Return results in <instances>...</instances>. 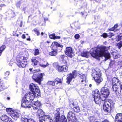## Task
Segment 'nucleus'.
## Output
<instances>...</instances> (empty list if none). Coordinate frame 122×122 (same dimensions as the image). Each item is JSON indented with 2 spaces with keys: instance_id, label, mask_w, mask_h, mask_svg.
<instances>
[{
  "instance_id": "34",
  "label": "nucleus",
  "mask_w": 122,
  "mask_h": 122,
  "mask_svg": "<svg viewBox=\"0 0 122 122\" xmlns=\"http://www.w3.org/2000/svg\"><path fill=\"white\" fill-rule=\"evenodd\" d=\"M68 121L69 122H78L77 120L75 117V119H72L71 118V119H69L68 120Z\"/></svg>"
},
{
  "instance_id": "21",
  "label": "nucleus",
  "mask_w": 122,
  "mask_h": 122,
  "mask_svg": "<svg viewBox=\"0 0 122 122\" xmlns=\"http://www.w3.org/2000/svg\"><path fill=\"white\" fill-rule=\"evenodd\" d=\"M0 119L4 122H8L9 120H10L11 118L5 115H4L0 117Z\"/></svg>"
},
{
  "instance_id": "38",
  "label": "nucleus",
  "mask_w": 122,
  "mask_h": 122,
  "mask_svg": "<svg viewBox=\"0 0 122 122\" xmlns=\"http://www.w3.org/2000/svg\"><path fill=\"white\" fill-rule=\"evenodd\" d=\"M117 46L119 49H120L122 46V41H120L117 44Z\"/></svg>"
},
{
  "instance_id": "60",
  "label": "nucleus",
  "mask_w": 122,
  "mask_h": 122,
  "mask_svg": "<svg viewBox=\"0 0 122 122\" xmlns=\"http://www.w3.org/2000/svg\"><path fill=\"white\" fill-rule=\"evenodd\" d=\"M81 14L82 15H84V13L82 12L81 13Z\"/></svg>"
},
{
  "instance_id": "14",
  "label": "nucleus",
  "mask_w": 122,
  "mask_h": 122,
  "mask_svg": "<svg viewBox=\"0 0 122 122\" xmlns=\"http://www.w3.org/2000/svg\"><path fill=\"white\" fill-rule=\"evenodd\" d=\"M60 108H58L56 109L57 113L55 114V117L54 119V122H59L60 119H61V116H60Z\"/></svg>"
},
{
  "instance_id": "15",
  "label": "nucleus",
  "mask_w": 122,
  "mask_h": 122,
  "mask_svg": "<svg viewBox=\"0 0 122 122\" xmlns=\"http://www.w3.org/2000/svg\"><path fill=\"white\" fill-rule=\"evenodd\" d=\"M68 67L66 65L62 66H58L56 67L57 70L59 72H66L67 70Z\"/></svg>"
},
{
  "instance_id": "29",
  "label": "nucleus",
  "mask_w": 122,
  "mask_h": 122,
  "mask_svg": "<svg viewBox=\"0 0 122 122\" xmlns=\"http://www.w3.org/2000/svg\"><path fill=\"white\" fill-rule=\"evenodd\" d=\"M61 119H60L59 122H67L66 118L64 115H62L61 116Z\"/></svg>"
},
{
  "instance_id": "8",
  "label": "nucleus",
  "mask_w": 122,
  "mask_h": 122,
  "mask_svg": "<svg viewBox=\"0 0 122 122\" xmlns=\"http://www.w3.org/2000/svg\"><path fill=\"white\" fill-rule=\"evenodd\" d=\"M36 97L34 95H33V93L30 94V92L26 93L25 96V98L23 99L27 100V101H33L35 97Z\"/></svg>"
},
{
  "instance_id": "12",
  "label": "nucleus",
  "mask_w": 122,
  "mask_h": 122,
  "mask_svg": "<svg viewBox=\"0 0 122 122\" xmlns=\"http://www.w3.org/2000/svg\"><path fill=\"white\" fill-rule=\"evenodd\" d=\"M65 52L66 55L71 58L74 55L73 51L71 48L70 47L66 48V50L65 51Z\"/></svg>"
},
{
  "instance_id": "10",
  "label": "nucleus",
  "mask_w": 122,
  "mask_h": 122,
  "mask_svg": "<svg viewBox=\"0 0 122 122\" xmlns=\"http://www.w3.org/2000/svg\"><path fill=\"white\" fill-rule=\"evenodd\" d=\"M31 102L30 101H27V100L25 99H23L22 101V102L21 106L26 108H30L31 106L30 104Z\"/></svg>"
},
{
  "instance_id": "24",
  "label": "nucleus",
  "mask_w": 122,
  "mask_h": 122,
  "mask_svg": "<svg viewBox=\"0 0 122 122\" xmlns=\"http://www.w3.org/2000/svg\"><path fill=\"white\" fill-rule=\"evenodd\" d=\"M20 114L17 112H14L12 113L11 117L15 120H16L19 117Z\"/></svg>"
},
{
  "instance_id": "44",
  "label": "nucleus",
  "mask_w": 122,
  "mask_h": 122,
  "mask_svg": "<svg viewBox=\"0 0 122 122\" xmlns=\"http://www.w3.org/2000/svg\"><path fill=\"white\" fill-rule=\"evenodd\" d=\"M74 108H73L74 109V111H75V112H77V111H76V110L75 109H76V110H79V107L77 106H75V107H74Z\"/></svg>"
},
{
  "instance_id": "42",
  "label": "nucleus",
  "mask_w": 122,
  "mask_h": 122,
  "mask_svg": "<svg viewBox=\"0 0 122 122\" xmlns=\"http://www.w3.org/2000/svg\"><path fill=\"white\" fill-rule=\"evenodd\" d=\"M70 106L72 107V108H74V107H75V106H77V105L74 103V102H73V103H71L70 104Z\"/></svg>"
},
{
  "instance_id": "56",
  "label": "nucleus",
  "mask_w": 122,
  "mask_h": 122,
  "mask_svg": "<svg viewBox=\"0 0 122 122\" xmlns=\"http://www.w3.org/2000/svg\"><path fill=\"white\" fill-rule=\"evenodd\" d=\"M18 61H17V65L19 67H20V65H21V64H22V63H21V64H20V65H18V63H18Z\"/></svg>"
},
{
  "instance_id": "48",
  "label": "nucleus",
  "mask_w": 122,
  "mask_h": 122,
  "mask_svg": "<svg viewBox=\"0 0 122 122\" xmlns=\"http://www.w3.org/2000/svg\"><path fill=\"white\" fill-rule=\"evenodd\" d=\"M102 36L105 38H106L107 36V34L106 33H104L103 34Z\"/></svg>"
},
{
  "instance_id": "35",
  "label": "nucleus",
  "mask_w": 122,
  "mask_h": 122,
  "mask_svg": "<svg viewBox=\"0 0 122 122\" xmlns=\"http://www.w3.org/2000/svg\"><path fill=\"white\" fill-rule=\"evenodd\" d=\"M67 58V57L65 56L64 55H61V56L60 57V59L61 60H66V59Z\"/></svg>"
},
{
  "instance_id": "22",
  "label": "nucleus",
  "mask_w": 122,
  "mask_h": 122,
  "mask_svg": "<svg viewBox=\"0 0 122 122\" xmlns=\"http://www.w3.org/2000/svg\"><path fill=\"white\" fill-rule=\"evenodd\" d=\"M67 118L68 120L70 119H71V118L72 119H75V116L74 114L71 111L69 112L68 113Z\"/></svg>"
},
{
  "instance_id": "59",
  "label": "nucleus",
  "mask_w": 122,
  "mask_h": 122,
  "mask_svg": "<svg viewBox=\"0 0 122 122\" xmlns=\"http://www.w3.org/2000/svg\"><path fill=\"white\" fill-rule=\"evenodd\" d=\"M7 99L8 100H9L10 99V98L9 97H7Z\"/></svg>"
},
{
  "instance_id": "1",
  "label": "nucleus",
  "mask_w": 122,
  "mask_h": 122,
  "mask_svg": "<svg viewBox=\"0 0 122 122\" xmlns=\"http://www.w3.org/2000/svg\"><path fill=\"white\" fill-rule=\"evenodd\" d=\"M109 49L108 47L105 46H100L93 49H91L90 52L93 57L99 60L100 59V57L103 56L106 61L110 57V54L107 51Z\"/></svg>"
},
{
  "instance_id": "37",
  "label": "nucleus",
  "mask_w": 122,
  "mask_h": 122,
  "mask_svg": "<svg viewBox=\"0 0 122 122\" xmlns=\"http://www.w3.org/2000/svg\"><path fill=\"white\" fill-rule=\"evenodd\" d=\"M29 119H28L25 117H22L21 118L22 122H28Z\"/></svg>"
},
{
  "instance_id": "3",
  "label": "nucleus",
  "mask_w": 122,
  "mask_h": 122,
  "mask_svg": "<svg viewBox=\"0 0 122 122\" xmlns=\"http://www.w3.org/2000/svg\"><path fill=\"white\" fill-rule=\"evenodd\" d=\"M30 89L33 93V95L37 97L39 95L40 91L39 87L36 85L31 84L30 85Z\"/></svg>"
},
{
  "instance_id": "18",
  "label": "nucleus",
  "mask_w": 122,
  "mask_h": 122,
  "mask_svg": "<svg viewBox=\"0 0 122 122\" xmlns=\"http://www.w3.org/2000/svg\"><path fill=\"white\" fill-rule=\"evenodd\" d=\"M33 104L32 106L34 109H39L40 107L41 106V103L38 101L33 102Z\"/></svg>"
},
{
  "instance_id": "30",
  "label": "nucleus",
  "mask_w": 122,
  "mask_h": 122,
  "mask_svg": "<svg viewBox=\"0 0 122 122\" xmlns=\"http://www.w3.org/2000/svg\"><path fill=\"white\" fill-rule=\"evenodd\" d=\"M57 54V51L56 50L50 52L49 53V54L50 55L52 56H55Z\"/></svg>"
},
{
  "instance_id": "55",
  "label": "nucleus",
  "mask_w": 122,
  "mask_h": 122,
  "mask_svg": "<svg viewBox=\"0 0 122 122\" xmlns=\"http://www.w3.org/2000/svg\"><path fill=\"white\" fill-rule=\"evenodd\" d=\"M22 37L23 39H25V35L24 34H23L22 36Z\"/></svg>"
},
{
  "instance_id": "5",
  "label": "nucleus",
  "mask_w": 122,
  "mask_h": 122,
  "mask_svg": "<svg viewBox=\"0 0 122 122\" xmlns=\"http://www.w3.org/2000/svg\"><path fill=\"white\" fill-rule=\"evenodd\" d=\"M101 92L102 95H101V97H103V98L102 99V101H104L109 94V89L106 87H103L102 88Z\"/></svg>"
},
{
  "instance_id": "40",
  "label": "nucleus",
  "mask_w": 122,
  "mask_h": 122,
  "mask_svg": "<svg viewBox=\"0 0 122 122\" xmlns=\"http://www.w3.org/2000/svg\"><path fill=\"white\" fill-rule=\"evenodd\" d=\"M47 64L44 65L41 63H40L39 64V66H40L43 68H45L47 66Z\"/></svg>"
},
{
  "instance_id": "19",
  "label": "nucleus",
  "mask_w": 122,
  "mask_h": 122,
  "mask_svg": "<svg viewBox=\"0 0 122 122\" xmlns=\"http://www.w3.org/2000/svg\"><path fill=\"white\" fill-rule=\"evenodd\" d=\"M112 83L113 85V86L115 85L116 86L120 87V82L117 78L115 77L113 78L112 80Z\"/></svg>"
},
{
  "instance_id": "43",
  "label": "nucleus",
  "mask_w": 122,
  "mask_h": 122,
  "mask_svg": "<svg viewBox=\"0 0 122 122\" xmlns=\"http://www.w3.org/2000/svg\"><path fill=\"white\" fill-rule=\"evenodd\" d=\"M39 54V50L38 49H36L35 51V55H38Z\"/></svg>"
},
{
  "instance_id": "17",
  "label": "nucleus",
  "mask_w": 122,
  "mask_h": 122,
  "mask_svg": "<svg viewBox=\"0 0 122 122\" xmlns=\"http://www.w3.org/2000/svg\"><path fill=\"white\" fill-rule=\"evenodd\" d=\"M92 75L93 77L95 78V76H96L97 77L101 76V73L99 71H97V69H94L93 70Z\"/></svg>"
},
{
  "instance_id": "23",
  "label": "nucleus",
  "mask_w": 122,
  "mask_h": 122,
  "mask_svg": "<svg viewBox=\"0 0 122 122\" xmlns=\"http://www.w3.org/2000/svg\"><path fill=\"white\" fill-rule=\"evenodd\" d=\"M93 98L95 97H100V96L99 94V92L98 90L97 89L95 91L93 92Z\"/></svg>"
},
{
  "instance_id": "51",
  "label": "nucleus",
  "mask_w": 122,
  "mask_h": 122,
  "mask_svg": "<svg viewBox=\"0 0 122 122\" xmlns=\"http://www.w3.org/2000/svg\"><path fill=\"white\" fill-rule=\"evenodd\" d=\"M118 64L119 65H120L121 66V67L122 66V61H119L118 62Z\"/></svg>"
},
{
  "instance_id": "7",
  "label": "nucleus",
  "mask_w": 122,
  "mask_h": 122,
  "mask_svg": "<svg viewBox=\"0 0 122 122\" xmlns=\"http://www.w3.org/2000/svg\"><path fill=\"white\" fill-rule=\"evenodd\" d=\"M76 76V71H73L72 73H71L67 76L66 78L67 81L66 82L69 84L70 82L72 81L73 78H75Z\"/></svg>"
},
{
  "instance_id": "26",
  "label": "nucleus",
  "mask_w": 122,
  "mask_h": 122,
  "mask_svg": "<svg viewBox=\"0 0 122 122\" xmlns=\"http://www.w3.org/2000/svg\"><path fill=\"white\" fill-rule=\"evenodd\" d=\"M96 76H95V78H94L96 82L100 83L102 81V79L101 76L97 77Z\"/></svg>"
},
{
  "instance_id": "41",
  "label": "nucleus",
  "mask_w": 122,
  "mask_h": 122,
  "mask_svg": "<svg viewBox=\"0 0 122 122\" xmlns=\"http://www.w3.org/2000/svg\"><path fill=\"white\" fill-rule=\"evenodd\" d=\"M34 31L37 34V36H39L40 34V33L39 31L36 28L34 29Z\"/></svg>"
},
{
  "instance_id": "50",
  "label": "nucleus",
  "mask_w": 122,
  "mask_h": 122,
  "mask_svg": "<svg viewBox=\"0 0 122 122\" xmlns=\"http://www.w3.org/2000/svg\"><path fill=\"white\" fill-rule=\"evenodd\" d=\"M80 36L79 34H76L75 35V37L76 39H78L79 38Z\"/></svg>"
},
{
  "instance_id": "58",
  "label": "nucleus",
  "mask_w": 122,
  "mask_h": 122,
  "mask_svg": "<svg viewBox=\"0 0 122 122\" xmlns=\"http://www.w3.org/2000/svg\"><path fill=\"white\" fill-rule=\"evenodd\" d=\"M120 88L122 89V84L121 86L120 85Z\"/></svg>"
},
{
  "instance_id": "54",
  "label": "nucleus",
  "mask_w": 122,
  "mask_h": 122,
  "mask_svg": "<svg viewBox=\"0 0 122 122\" xmlns=\"http://www.w3.org/2000/svg\"><path fill=\"white\" fill-rule=\"evenodd\" d=\"M102 122H110L109 121L107 120H104L103 121H102Z\"/></svg>"
},
{
  "instance_id": "39",
  "label": "nucleus",
  "mask_w": 122,
  "mask_h": 122,
  "mask_svg": "<svg viewBox=\"0 0 122 122\" xmlns=\"http://www.w3.org/2000/svg\"><path fill=\"white\" fill-rule=\"evenodd\" d=\"M32 61L34 64V65H36L38 63V61H37L35 59H33Z\"/></svg>"
},
{
  "instance_id": "45",
  "label": "nucleus",
  "mask_w": 122,
  "mask_h": 122,
  "mask_svg": "<svg viewBox=\"0 0 122 122\" xmlns=\"http://www.w3.org/2000/svg\"><path fill=\"white\" fill-rule=\"evenodd\" d=\"M54 44L56 46H60L61 47H62L63 46H60V45L59 44L57 43L56 42L54 43Z\"/></svg>"
},
{
  "instance_id": "11",
  "label": "nucleus",
  "mask_w": 122,
  "mask_h": 122,
  "mask_svg": "<svg viewBox=\"0 0 122 122\" xmlns=\"http://www.w3.org/2000/svg\"><path fill=\"white\" fill-rule=\"evenodd\" d=\"M61 80L58 78H56L54 81H48V83L52 86L56 85L57 86V84H58V85L60 84L61 85Z\"/></svg>"
},
{
  "instance_id": "52",
  "label": "nucleus",
  "mask_w": 122,
  "mask_h": 122,
  "mask_svg": "<svg viewBox=\"0 0 122 122\" xmlns=\"http://www.w3.org/2000/svg\"><path fill=\"white\" fill-rule=\"evenodd\" d=\"M10 74V72L9 71H7L5 73V75H9Z\"/></svg>"
},
{
  "instance_id": "20",
  "label": "nucleus",
  "mask_w": 122,
  "mask_h": 122,
  "mask_svg": "<svg viewBox=\"0 0 122 122\" xmlns=\"http://www.w3.org/2000/svg\"><path fill=\"white\" fill-rule=\"evenodd\" d=\"M115 122H122V113L117 114H116Z\"/></svg>"
},
{
  "instance_id": "62",
  "label": "nucleus",
  "mask_w": 122,
  "mask_h": 122,
  "mask_svg": "<svg viewBox=\"0 0 122 122\" xmlns=\"http://www.w3.org/2000/svg\"><path fill=\"white\" fill-rule=\"evenodd\" d=\"M92 86V85L91 84H90V85H89V86H90V87H91Z\"/></svg>"
},
{
  "instance_id": "36",
  "label": "nucleus",
  "mask_w": 122,
  "mask_h": 122,
  "mask_svg": "<svg viewBox=\"0 0 122 122\" xmlns=\"http://www.w3.org/2000/svg\"><path fill=\"white\" fill-rule=\"evenodd\" d=\"M5 45L2 46L0 48V56L1 54V52L2 51H3L5 48Z\"/></svg>"
},
{
  "instance_id": "4",
  "label": "nucleus",
  "mask_w": 122,
  "mask_h": 122,
  "mask_svg": "<svg viewBox=\"0 0 122 122\" xmlns=\"http://www.w3.org/2000/svg\"><path fill=\"white\" fill-rule=\"evenodd\" d=\"M44 75V73H39L38 72L34 73L32 76V78L35 81L40 85L41 82L43 80L42 77Z\"/></svg>"
},
{
  "instance_id": "46",
  "label": "nucleus",
  "mask_w": 122,
  "mask_h": 122,
  "mask_svg": "<svg viewBox=\"0 0 122 122\" xmlns=\"http://www.w3.org/2000/svg\"><path fill=\"white\" fill-rule=\"evenodd\" d=\"M118 26L117 25H115L114 26V27H113L110 30L111 31H114V29H115Z\"/></svg>"
},
{
  "instance_id": "25",
  "label": "nucleus",
  "mask_w": 122,
  "mask_h": 122,
  "mask_svg": "<svg viewBox=\"0 0 122 122\" xmlns=\"http://www.w3.org/2000/svg\"><path fill=\"white\" fill-rule=\"evenodd\" d=\"M101 95L100 96V97L94 98L95 102L96 103L98 104L101 103V100H102V99L103 98V97H102L101 98Z\"/></svg>"
},
{
  "instance_id": "64",
  "label": "nucleus",
  "mask_w": 122,
  "mask_h": 122,
  "mask_svg": "<svg viewBox=\"0 0 122 122\" xmlns=\"http://www.w3.org/2000/svg\"><path fill=\"white\" fill-rule=\"evenodd\" d=\"M118 55H116V58H117V57H118Z\"/></svg>"
},
{
  "instance_id": "28",
  "label": "nucleus",
  "mask_w": 122,
  "mask_h": 122,
  "mask_svg": "<svg viewBox=\"0 0 122 122\" xmlns=\"http://www.w3.org/2000/svg\"><path fill=\"white\" fill-rule=\"evenodd\" d=\"M5 86L4 82L3 81H1L0 79V91H2L3 90V88H5Z\"/></svg>"
},
{
  "instance_id": "57",
  "label": "nucleus",
  "mask_w": 122,
  "mask_h": 122,
  "mask_svg": "<svg viewBox=\"0 0 122 122\" xmlns=\"http://www.w3.org/2000/svg\"><path fill=\"white\" fill-rule=\"evenodd\" d=\"M8 122H13V121L11 120H11H9V121H8Z\"/></svg>"
},
{
  "instance_id": "53",
  "label": "nucleus",
  "mask_w": 122,
  "mask_h": 122,
  "mask_svg": "<svg viewBox=\"0 0 122 122\" xmlns=\"http://www.w3.org/2000/svg\"><path fill=\"white\" fill-rule=\"evenodd\" d=\"M6 111L7 112H10L11 111V108H6Z\"/></svg>"
},
{
  "instance_id": "9",
  "label": "nucleus",
  "mask_w": 122,
  "mask_h": 122,
  "mask_svg": "<svg viewBox=\"0 0 122 122\" xmlns=\"http://www.w3.org/2000/svg\"><path fill=\"white\" fill-rule=\"evenodd\" d=\"M36 97L34 95H33V93L30 94V92L26 93L25 96V98L23 99L27 100V101H33L35 97Z\"/></svg>"
},
{
  "instance_id": "49",
  "label": "nucleus",
  "mask_w": 122,
  "mask_h": 122,
  "mask_svg": "<svg viewBox=\"0 0 122 122\" xmlns=\"http://www.w3.org/2000/svg\"><path fill=\"white\" fill-rule=\"evenodd\" d=\"M28 122H35L34 120L32 119H29Z\"/></svg>"
},
{
  "instance_id": "63",
  "label": "nucleus",
  "mask_w": 122,
  "mask_h": 122,
  "mask_svg": "<svg viewBox=\"0 0 122 122\" xmlns=\"http://www.w3.org/2000/svg\"><path fill=\"white\" fill-rule=\"evenodd\" d=\"M96 1L97 2H99L100 1V0H96Z\"/></svg>"
},
{
  "instance_id": "33",
  "label": "nucleus",
  "mask_w": 122,
  "mask_h": 122,
  "mask_svg": "<svg viewBox=\"0 0 122 122\" xmlns=\"http://www.w3.org/2000/svg\"><path fill=\"white\" fill-rule=\"evenodd\" d=\"M122 39V34H120L116 38V41H119L121 39Z\"/></svg>"
},
{
  "instance_id": "16",
  "label": "nucleus",
  "mask_w": 122,
  "mask_h": 122,
  "mask_svg": "<svg viewBox=\"0 0 122 122\" xmlns=\"http://www.w3.org/2000/svg\"><path fill=\"white\" fill-rule=\"evenodd\" d=\"M116 86L115 85L112 86L113 90L115 92L117 96H120L121 94V92L119 88L120 87Z\"/></svg>"
},
{
  "instance_id": "61",
  "label": "nucleus",
  "mask_w": 122,
  "mask_h": 122,
  "mask_svg": "<svg viewBox=\"0 0 122 122\" xmlns=\"http://www.w3.org/2000/svg\"><path fill=\"white\" fill-rule=\"evenodd\" d=\"M41 34L42 36H43L44 34V33L43 32H41Z\"/></svg>"
},
{
  "instance_id": "31",
  "label": "nucleus",
  "mask_w": 122,
  "mask_h": 122,
  "mask_svg": "<svg viewBox=\"0 0 122 122\" xmlns=\"http://www.w3.org/2000/svg\"><path fill=\"white\" fill-rule=\"evenodd\" d=\"M81 78V81L82 82L85 81L86 80V76L84 74H82L80 76Z\"/></svg>"
},
{
  "instance_id": "27",
  "label": "nucleus",
  "mask_w": 122,
  "mask_h": 122,
  "mask_svg": "<svg viewBox=\"0 0 122 122\" xmlns=\"http://www.w3.org/2000/svg\"><path fill=\"white\" fill-rule=\"evenodd\" d=\"M89 54V53L88 52H83L81 53V55L82 57L87 58L88 57Z\"/></svg>"
},
{
  "instance_id": "32",
  "label": "nucleus",
  "mask_w": 122,
  "mask_h": 122,
  "mask_svg": "<svg viewBox=\"0 0 122 122\" xmlns=\"http://www.w3.org/2000/svg\"><path fill=\"white\" fill-rule=\"evenodd\" d=\"M49 37L51 39H59L60 38V36H56L54 34H53L49 35Z\"/></svg>"
},
{
  "instance_id": "2",
  "label": "nucleus",
  "mask_w": 122,
  "mask_h": 122,
  "mask_svg": "<svg viewBox=\"0 0 122 122\" xmlns=\"http://www.w3.org/2000/svg\"><path fill=\"white\" fill-rule=\"evenodd\" d=\"M37 112L39 116L40 117H39V122H53V120L52 117L49 115H43L44 112L41 109H38Z\"/></svg>"
},
{
  "instance_id": "13",
  "label": "nucleus",
  "mask_w": 122,
  "mask_h": 122,
  "mask_svg": "<svg viewBox=\"0 0 122 122\" xmlns=\"http://www.w3.org/2000/svg\"><path fill=\"white\" fill-rule=\"evenodd\" d=\"M21 59L22 60L21 61H20V60L18 61V65H20V64H21V63H22V64L20 65V67L23 68L25 67L26 65L27 64L26 58H24L23 56H22Z\"/></svg>"
},
{
  "instance_id": "6",
  "label": "nucleus",
  "mask_w": 122,
  "mask_h": 122,
  "mask_svg": "<svg viewBox=\"0 0 122 122\" xmlns=\"http://www.w3.org/2000/svg\"><path fill=\"white\" fill-rule=\"evenodd\" d=\"M103 109L106 112H110L111 110V103L109 102H105L103 106Z\"/></svg>"
},
{
  "instance_id": "47",
  "label": "nucleus",
  "mask_w": 122,
  "mask_h": 122,
  "mask_svg": "<svg viewBox=\"0 0 122 122\" xmlns=\"http://www.w3.org/2000/svg\"><path fill=\"white\" fill-rule=\"evenodd\" d=\"M41 63H42L43 64L46 65L47 64V66H48L49 65V64L48 63V62L46 61H43V62H42Z\"/></svg>"
}]
</instances>
